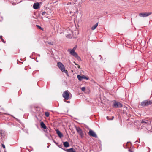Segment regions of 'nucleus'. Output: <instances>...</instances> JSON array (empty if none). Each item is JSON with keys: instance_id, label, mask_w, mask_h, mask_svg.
Listing matches in <instances>:
<instances>
[{"instance_id": "nucleus-8", "label": "nucleus", "mask_w": 152, "mask_h": 152, "mask_svg": "<svg viewBox=\"0 0 152 152\" xmlns=\"http://www.w3.org/2000/svg\"><path fill=\"white\" fill-rule=\"evenodd\" d=\"M151 13V12L141 13L139 14V15L141 17H145L149 16Z\"/></svg>"}, {"instance_id": "nucleus-26", "label": "nucleus", "mask_w": 152, "mask_h": 152, "mask_svg": "<svg viewBox=\"0 0 152 152\" xmlns=\"http://www.w3.org/2000/svg\"><path fill=\"white\" fill-rule=\"evenodd\" d=\"M53 141L56 145L57 146H58V143H57L54 140H53Z\"/></svg>"}, {"instance_id": "nucleus-38", "label": "nucleus", "mask_w": 152, "mask_h": 152, "mask_svg": "<svg viewBox=\"0 0 152 152\" xmlns=\"http://www.w3.org/2000/svg\"><path fill=\"white\" fill-rule=\"evenodd\" d=\"M149 151H150V148H149Z\"/></svg>"}, {"instance_id": "nucleus-30", "label": "nucleus", "mask_w": 152, "mask_h": 152, "mask_svg": "<svg viewBox=\"0 0 152 152\" xmlns=\"http://www.w3.org/2000/svg\"><path fill=\"white\" fill-rule=\"evenodd\" d=\"M38 26L39 27H40V29H42V28H41V27L39 26Z\"/></svg>"}, {"instance_id": "nucleus-36", "label": "nucleus", "mask_w": 152, "mask_h": 152, "mask_svg": "<svg viewBox=\"0 0 152 152\" xmlns=\"http://www.w3.org/2000/svg\"><path fill=\"white\" fill-rule=\"evenodd\" d=\"M38 56H40V55L39 54Z\"/></svg>"}, {"instance_id": "nucleus-27", "label": "nucleus", "mask_w": 152, "mask_h": 152, "mask_svg": "<svg viewBox=\"0 0 152 152\" xmlns=\"http://www.w3.org/2000/svg\"><path fill=\"white\" fill-rule=\"evenodd\" d=\"M1 146H2V147L3 148H5V145L4 144H1Z\"/></svg>"}, {"instance_id": "nucleus-10", "label": "nucleus", "mask_w": 152, "mask_h": 152, "mask_svg": "<svg viewBox=\"0 0 152 152\" xmlns=\"http://www.w3.org/2000/svg\"><path fill=\"white\" fill-rule=\"evenodd\" d=\"M5 132L0 129V140H3L5 137Z\"/></svg>"}, {"instance_id": "nucleus-11", "label": "nucleus", "mask_w": 152, "mask_h": 152, "mask_svg": "<svg viewBox=\"0 0 152 152\" xmlns=\"http://www.w3.org/2000/svg\"><path fill=\"white\" fill-rule=\"evenodd\" d=\"M39 3H36L34 4L33 6V8L34 9L37 10L39 7Z\"/></svg>"}, {"instance_id": "nucleus-33", "label": "nucleus", "mask_w": 152, "mask_h": 152, "mask_svg": "<svg viewBox=\"0 0 152 152\" xmlns=\"http://www.w3.org/2000/svg\"><path fill=\"white\" fill-rule=\"evenodd\" d=\"M67 102V103H69L70 102H69V101H67V102Z\"/></svg>"}, {"instance_id": "nucleus-12", "label": "nucleus", "mask_w": 152, "mask_h": 152, "mask_svg": "<svg viewBox=\"0 0 152 152\" xmlns=\"http://www.w3.org/2000/svg\"><path fill=\"white\" fill-rule=\"evenodd\" d=\"M56 133L58 135V136L60 138H61L63 136V135L59 131V130L58 129H57L56 130Z\"/></svg>"}, {"instance_id": "nucleus-37", "label": "nucleus", "mask_w": 152, "mask_h": 152, "mask_svg": "<svg viewBox=\"0 0 152 152\" xmlns=\"http://www.w3.org/2000/svg\"><path fill=\"white\" fill-rule=\"evenodd\" d=\"M137 142V141H135V142Z\"/></svg>"}, {"instance_id": "nucleus-31", "label": "nucleus", "mask_w": 152, "mask_h": 152, "mask_svg": "<svg viewBox=\"0 0 152 152\" xmlns=\"http://www.w3.org/2000/svg\"><path fill=\"white\" fill-rule=\"evenodd\" d=\"M38 26L39 27H40V29H42V28H41V27L39 26Z\"/></svg>"}, {"instance_id": "nucleus-28", "label": "nucleus", "mask_w": 152, "mask_h": 152, "mask_svg": "<svg viewBox=\"0 0 152 152\" xmlns=\"http://www.w3.org/2000/svg\"><path fill=\"white\" fill-rule=\"evenodd\" d=\"M129 151L130 152H133V151H131V150L130 149H129Z\"/></svg>"}, {"instance_id": "nucleus-2", "label": "nucleus", "mask_w": 152, "mask_h": 152, "mask_svg": "<svg viewBox=\"0 0 152 152\" xmlns=\"http://www.w3.org/2000/svg\"><path fill=\"white\" fill-rule=\"evenodd\" d=\"M152 101L149 100H145L142 102L141 103V105L142 106L145 107L151 104Z\"/></svg>"}, {"instance_id": "nucleus-6", "label": "nucleus", "mask_w": 152, "mask_h": 152, "mask_svg": "<svg viewBox=\"0 0 152 152\" xmlns=\"http://www.w3.org/2000/svg\"><path fill=\"white\" fill-rule=\"evenodd\" d=\"M77 48L76 46H75L72 50L69 49L68 51L70 52V53L72 55H76L77 53L75 51Z\"/></svg>"}, {"instance_id": "nucleus-15", "label": "nucleus", "mask_w": 152, "mask_h": 152, "mask_svg": "<svg viewBox=\"0 0 152 152\" xmlns=\"http://www.w3.org/2000/svg\"><path fill=\"white\" fill-rule=\"evenodd\" d=\"M63 145L66 148L68 147L69 146V142H65L63 143Z\"/></svg>"}, {"instance_id": "nucleus-4", "label": "nucleus", "mask_w": 152, "mask_h": 152, "mask_svg": "<svg viewBox=\"0 0 152 152\" xmlns=\"http://www.w3.org/2000/svg\"><path fill=\"white\" fill-rule=\"evenodd\" d=\"M62 96L65 99L67 100L69 99V94L67 91H64L63 94Z\"/></svg>"}, {"instance_id": "nucleus-14", "label": "nucleus", "mask_w": 152, "mask_h": 152, "mask_svg": "<svg viewBox=\"0 0 152 152\" xmlns=\"http://www.w3.org/2000/svg\"><path fill=\"white\" fill-rule=\"evenodd\" d=\"M40 125L41 128H43L45 129L47 128V127L44 124L43 122H42L40 123Z\"/></svg>"}, {"instance_id": "nucleus-19", "label": "nucleus", "mask_w": 152, "mask_h": 152, "mask_svg": "<svg viewBox=\"0 0 152 152\" xmlns=\"http://www.w3.org/2000/svg\"><path fill=\"white\" fill-rule=\"evenodd\" d=\"M106 118L108 120H112L114 118V116H112L110 118L108 116H107Z\"/></svg>"}, {"instance_id": "nucleus-16", "label": "nucleus", "mask_w": 152, "mask_h": 152, "mask_svg": "<svg viewBox=\"0 0 152 152\" xmlns=\"http://www.w3.org/2000/svg\"><path fill=\"white\" fill-rule=\"evenodd\" d=\"M150 123V122L148 121L145 119L142 120L141 122V123H145L146 124H148Z\"/></svg>"}, {"instance_id": "nucleus-7", "label": "nucleus", "mask_w": 152, "mask_h": 152, "mask_svg": "<svg viewBox=\"0 0 152 152\" xmlns=\"http://www.w3.org/2000/svg\"><path fill=\"white\" fill-rule=\"evenodd\" d=\"M89 135L90 136H92L95 138H97V136L96 133L93 130L91 129L90 130Z\"/></svg>"}, {"instance_id": "nucleus-25", "label": "nucleus", "mask_w": 152, "mask_h": 152, "mask_svg": "<svg viewBox=\"0 0 152 152\" xmlns=\"http://www.w3.org/2000/svg\"><path fill=\"white\" fill-rule=\"evenodd\" d=\"M46 12L45 11H44L42 13V15H45V14H46Z\"/></svg>"}, {"instance_id": "nucleus-35", "label": "nucleus", "mask_w": 152, "mask_h": 152, "mask_svg": "<svg viewBox=\"0 0 152 152\" xmlns=\"http://www.w3.org/2000/svg\"><path fill=\"white\" fill-rule=\"evenodd\" d=\"M58 146L60 148H61V146H59L58 145Z\"/></svg>"}, {"instance_id": "nucleus-23", "label": "nucleus", "mask_w": 152, "mask_h": 152, "mask_svg": "<svg viewBox=\"0 0 152 152\" xmlns=\"http://www.w3.org/2000/svg\"><path fill=\"white\" fill-rule=\"evenodd\" d=\"M81 89L82 91H84L85 90L86 88L85 87H82L81 88Z\"/></svg>"}, {"instance_id": "nucleus-29", "label": "nucleus", "mask_w": 152, "mask_h": 152, "mask_svg": "<svg viewBox=\"0 0 152 152\" xmlns=\"http://www.w3.org/2000/svg\"><path fill=\"white\" fill-rule=\"evenodd\" d=\"M78 67V68L79 69H80V66H79V65H78V67Z\"/></svg>"}, {"instance_id": "nucleus-21", "label": "nucleus", "mask_w": 152, "mask_h": 152, "mask_svg": "<svg viewBox=\"0 0 152 152\" xmlns=\"http://www.w3.org/2000/svg\"><path fill=\"white\" fill-rule=\"evenodd\" d=\"M0 38L1 41L4 43H5V42L4 41V39L2 38V36H0Z\"/></svg>"}, {"instance_id": "nucleus-17", "label": "nucleus", "mask_w": 152, "mask_h": 152, "mask_svg": "<svg viewBox=\"0 0 152 152\" xmlns=\"http://www.w3.org/2000/svg\"><path fill=\"white\" fill-rule=\"evenodd\" d=\"M98 23H96L95 25L93 26L91 28V29L92 30H94L97 27L98 25Z\"/></svg>"}, {"instance_id": "nucleus-3", "label": "nucleus", "mask_w": 152, "mask_h": 152, "mask_svg": "<svg viewBox=\"0 0 152 152\" xmlns=\"http://www.w3.org/2000/svg\"><path fill=\"white\" fill-rule=\"evenodd\" d=\"M123 107L122 104L119 102L115 101L113 107L115 108L121 107Z\"/></svg>"}, {"instance_id": "nucleus-5", "label": "nucleus", "mask_w": 152, "mask_h": 152, "mask_svg": "<svg viewBox=\"0 0 152 152\" xmlns=\"http://www.w3.org/2000/svg\"><path fill=\"white\" fill-rule=\"evenodd\" d=\"M76 130L80 136L82 137L83 136V132L82 130L79 127H76Z\"/></svg>"}, {"instance_id": "nucleus-9", "label": "nucleus", "mask_w": 152, "mask_h": 152, "mask_svg": "<svg viewBox=\"0 0 152 152\" xmlns=\"http://www.w3.org/2000/svg\"><path fill=\"white\" fill-rule=\"evenodd\" d=\"M77 78L80 81L82 80L83 79H86L87 80L88 79V78L85 75H84L81 76L79 75H77Z\"/></svg>"}, {"instance_id": "nucleus-13", "label": "nucleus", "mask_w": 152, "mask_h": 152, "mask_svg": "<svg viewBox=\"0 0 152 152\" xmlns=\"http://www.w3.org/2000/svg\"><path fill=\"white\" fill-rule=\"evenodd\" d=\"M65 150L67 152H76L75 149L73 148Z\"/></svg>"}, {"instance_id": "nucleus-34", "label": "nucleus", "mask_w": 152, "mask_h": 152, "mask_svg": "<svg viewBox=\"0 0 152 152\" xmlns=\"http://www.w3.org/2000/svg\"><path fill=\"white\" fill-rule=\"evenodd\" d=\"M74 63H75V65H77L76 63H75V62H74Z\"/></svg>"}, {"instance_id": "nucleus-1", "label": "nucleus", "mask_w": 152, "mask_h": 152, "mask_svg": "<svg viewBox=\"0 0 152 152\" xmlns=\"http://www.w3.org/2000/svg\"><path fill=\"white\" fill-rule=\"evenodd\" d=\"M57 65L58 67L62 72H64L66 74L67 76L68 75L67 71L65 70L64 66L62 63L60 62H58L57 63Z\"/></svg>"}, {"instance_id": "nucleus-20", "label": "nucleus", "mask_w": 152, "mask_h": 152, "mask_svg": "<svg viewBox=\"0 0 152 152\" xmlns=\"http://www.w3.org/2000/svg\"><path fill=\"white\" fill-rule=\"evenodd\" d=\"M45 115L47 117H48L49 116V113L48 112H45Z\"/></svg>"}, {"instance_id": "nucleus-39", "label": "nucleus", "mask_w": 152, "mask_h": 152, "mask_svg": "<svg viewBox=\"0 0 152 152\" xmlns=\"http://www.w3.org/2000/svg\"><path fill=\"white\" fill-rule=\"evenodd\" d=\"M49 146H47V148H49Z\"/></svg>"}, {"instance_id": "nucleus-18", "label": "nucleus", "mask_w": 152, "mask_h": 152, "mask_svg": "<svg viewBox=\"0 0 152 152\" xmlns=\"http://www.w3.org/2000/svg\"><path fill=\"white\" fill-rule=\"evenodd\" d=\"M73 56L76 58L78 61L81 60L80 58L78 56L77 54H76V55H74Z\"/></svg>"}, {"instance_id": "nucleus-24", "label": "nucleus", "mask_w": 152, "mask_h": 152, "mask_svg": "<svg viewBox=\"0 0 152 152\" xmlns=\"http://www.w3.org/2000/svg\"><path fill=\"white\" fill-rule=\"evenodd\" d=\"M47 137H48V138L50 139L51 137V136L49 134V135H48V136H47Z\"/></svg>"}, {"instance_id": "nucleus-32", "label": "nucleus", "mask_w": 152, "mask_h": 152, "mask_svg": "<svg viewBox=\"0 0 152 152\" xmlns=\"http://www.w3.org/2000/svg\"><path fill=\"white\" fill-rule=\"evenodd\" d=\"M86 128L87 129H88V127L87 126H86Z\"/></svg>"}, {"instance_id": "nucleus-22", "label": "nucleus", "mask_w": 152, "mask_h": 152, "mask_svg": "<svg viewBox=\"0 0 152 152\" xmlns=\"http://www.w3.org/2000/svg\"><path fill=\"white\" fill-rule=\"evenodd\" d=\"M46 43H47L48 44L50 45H53V43L52 42H46Z\"/></svg>"}]
</instances>
